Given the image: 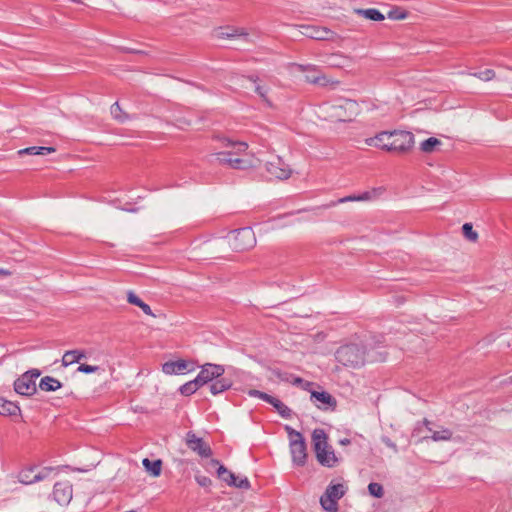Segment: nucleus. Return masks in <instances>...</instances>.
<instances>
[{
  "label": "nucleus",
  "mask_w": 512,
  "mask_h": 512,
  "mask_svg": "<svg viewBox=\"0 0 512 512\" xmlns=\"http://www.w3.org/2000/svg\"><path fill=\"white\" fill-rule=\"evenodd\" d=\"M218 146L213 148L209 155V161H216L231 169L246 170L257 166L259 160L254 157H246L248 144L232 141L228 138H216Z\"/></svg>",
  "instance_id": "nucleus-1"
},
{
  "label": "nucleus",
  "mask_w": 512,
  "mask_h": 512,
  "mask_svg": "<svg viewBox=\"0 0 512 512\" xmlns=\"http://www.w3.org/2000/svg\"><path fill=\"white\" fill-rule=\"evenodd\" d=\"M326 118L330 121H352L359 113L358 103L352 99H340L324 107Z\"/></svg>",
  "instance_id": "nucleus-2"
},
{
  "label": "nucleus",
  "mask_w": 512,
  "mask_h": 512,
  "mask_svg": "<svg viewBox=\"0 0 512 512\" xmlns=\"http://www.w3.org/2000/svg\"><path fill=\"white\" fill-rule=\"evenodd\" d=\"M312 443L316 458L321 465L329 468L337 465L339 459L328 444V437L323 429H315L313 431Z\"/></svg>",
  "instance_id": "nucleus-3"
},
{
  "label": "nucleus",
  "mask_w": 512,
  "mask_h": 512,
  "mask_svg": "<svg viewBox=\"0 0 512 512\" xmlns=\"http://www.w3.org/2000/svg\"><path fill=\"white\" fill-rule=\"evenodd\" d=\"M289 436V448L292 461L297 466H304L307 459V446L302 434L290 426H285Z\"/></svg>",
  "instance_id": "nucleus-4"
},
{
  "label": "nucleus",
  "mask_w": 512,
  "mask_h": 512,
  "mask_svg": "<svg viewBox=\"0 0 512 512\" xmlns=\"http://www.w3.org/2000/svg\"><path fill=\"white\" fill-rule=\"evenodd\" d=\"M227 239L231 249L237 252L249 250L256 245L255 233L250 227L231 231Z\"/></svg>",
  "instance_id": "nucleus-5"
},
{
  "label": "nucleus",
  "mask_w": 512,
  "mask_h": 512,
  "mask_svg": "<svg viewBox=\"0 0 512 512\" xmlns=\"http://www.w3.org/2000/svg\"><path fill=\"white\" fill-rule=\"evenodd\" d=\"M56 471L57 469L53 467H27L19 472L18 481L22 484L30 485L48 479Z\"/></svg>",
  "instance_id": "nucleus-6"
},
{
  "label": "nucleus",
  "mask_w": 512,
  "mask_h": 512,
  "mask_svg": "<svg viewBox=\"0 0 512 512\" xmlns=\"http://www.w3.org/2000/svg\"><path fill=\"white\" fill-rule=\"evenodd\" d=\"M390 152L404 154L414 146V135L403 130L391 131Z\"/></svg>",
  "instance_id": "nucleus-7"
},
{
  "label": "nucleus",
  "mask_w": 512,
  "mask_h": 512,
  "mask_svg": "<svg viewBox=\"0 0 512 512\" xmlns=\"http://www.w3.org/2000/svg\"><path fill=\"white\" fill-rule=\"evenodd\" d=\"M38 369H32L25 372L14 383V389L18 394L31 396L37 391L35 380L40 376Z\"/></svg>",
  "instance_id": "nucleus-8"
},
{
  "label": "nucleus",
  "mask_w": 512,
  "mask_h": 512,
  "mask_svg": "<svg viewBox=\"0 0 512 512\" xmlns=\"http://www.w3.org/2000/svg\"><path fill=\"white\" fill-rule=\"evenodd\" d=\"M266 171L271 177L278 180H287L293 174L290 165L279 156L272 158L266 163Z\"/></svg>",
  "instance_id": "nucleus-9"
},
{
  "label": "nucleus",
  "mask_w": 512,
  "mask_h": 512,
  "mask_svg": "<svg viewBox=\"0 0 512 512\" xmlns=\"http://www.w3.org/2000/svg\"><path fill=\"white\" fill-rule=\"evenodd\" d=\"M196 363L193 360L177 359L175 361H168L162 365V371L167 375H180L187 372L194 371Z\"/></svg>",
  "instance_id": "nucleus-10"
},
{
  "label": "nucleus",
  "mask_w": 512,
  "mask_h": 512,
  "mask_svg": "<svg viewBox=\"0 0 512 512\" xmlns=\"http://www.w3.org/2000/svg\"><path fill=\"white\" fill-rule=\"evenodd\" d=\"M218 477L221 478L224 482H226L229 486L237 487L240 489H249L250 482L244 477L238 479V477L230 472L225 466L219 465L217 470Z\"/></svg>",
  "instance_id": "nucleus-11"
},
{
  "label": "nucleus",
  "mask_w": 512,
  "mask_h": 512,
  "mask_svg": "<svg viewBox=\"0 0 512 512\" xmlns=\"http://www.w3.org/2000/svg\"><path fill=\"white\" fill-rule=\"evenodd\" d=\"M73 495L72 485L68 481L56 482L54 484L53 497L59 505L70 503Z\"/></svg>",
  "instance_id": "nucleus-12"
},
{
  "label": "nucleus",
  "mask_w": 512,
  "mask_h": 512,
  "mask_svg": "<svg viewBox=\"0 0 512 512\" xmlns=\"http://www.w3.org/2000/svg\"><path fill=\"white\" fill-rule=\"evenodd\" d=\"M479 349L491 348L495 350H505L510 348V342L505 335L490 334L478 342Z\"/></svg>",
  "instance_id": "nucleus-13"
},
{
  "label": "nucleus",
  "mask_w": 512,
  "mask_h": 512,
  "mask_svg": "<svg viewBox=\"0 0 512 512\" xmlns=\"http://www.w3.org/2000/svg\"><path fill=\"white\" fill-rule=\"evenodd\" d=\"M186 444L194 452L198 453L201 457H209L212 450L202 438L197 437L193 432H188L186 435Z\"/></svg>",
  "instance_id": "nucleus-14"
},
{
  "label": "nucleus",
  "mask_w": 512,
  "mask_h": 512,
  "mask_svg": "<svg viewBox=\"0 0 512 512\" xmlns=\"http://www.w3.org/2000/svg\"><path fill=\"white\" fill-rule=\"evenodd\" d=\"M224 368L221 365L206 363L202 366L200 373L198 374L197 381L200 385H204L214 378L220 377L224 373Z\"/></svg>",
  "instance_id": "nucleus-15"
},
{
  "label": "nucleus",
  "mask_w": 512,
  "mask_h": 512,
  "mask_svg": "<svg viewBox=\"0 0 512 512\" xmlns=\"http://www.w3.org/2000/svg\"><path fill=\"white\" fill-rule=\"evenodd\" d=\"M301 28L303 29L301 32L303 35L315 40H331L334 36V33L326 27L307 25Z\"/></svg>",
  "instance_id": "nucleus-16"
},
{
  "label": "nucleus",
  "mask_w": 512,
  "mask_h": 512,
  "mask_svg": "<svg viewBox=\"0 0 512 512\" xmlns=\"http://www.w3.org/2000/svg\"><path fill=\"white\" fill-rule=\"evenodd\" d=\"M391 131H382L374 137L365 140L368 146L377 147L390 152Z\"/></svg>",
  "instance_id": "nucleus-17"
},
{
  "label": "nucleus",
  "mask_w": 512,
  "mask_h": 512,
  "mask_svg": "<svg viewBox=\"0 0 512 512\" xmlns=\"http://www.w3.org/2000/svg\"><path fill=\"white\" fill-rule=\"evenodd\" d=\"M127 302L129 304L135 305L139 307L143 313H145L148 316L156 317V315L152 312L150 306L146 303H144L140 297H138L133 291H128L127 293Z\"/></svg>",
  "instance_id": "nucleus-18"
},
{
  "label": "nucleus",
  "mask_w": 512,
  "mask_h": 512,
  "mask_svg": "<svg viewBox=\"0 0 512 512\" xmlns=\"http://www.w3.org/2000/svg\"><path fill=\"white\" fill-rule=\"evenodd\" d=\"M329 66L335 68H346L351 64V59L341 54H332L325 61Z\"/></svg>",
  "instance_id": "nucleus-19"
},
{
  "label": "nucleus",
  "mask_w": 512,
  "mask_h": 512,
  "mask_svg": "<svg viewBox=\"0 0 512 512\" xmlns=\"http://www.w3.org/2000/svg\"><path fill=\"white\" fill-rule=\"evenodd\" d=\"M62 387L61 382L50 376H45L40 380L39 388L45 392H53Z\"/></svg>",
  "instance_id": "nucleus-20"
},
{
  "label": "nucleus",
  "mask_w": 512,
  "mask_h": 512,
  "mask_svg": "<svg viewBox=\"0 0 512 512\" xmlns=\"http://www.w3.org/2000/svg\"><path fill=\"white\" fill-rule=\"evenodd\" d=\"M311 400H313L314 402H320L325 406H336V400L328 392L325 391H311Z\"/></svg>",
  "instance_id": "nucleus-21"
},
{
  "label": "nucleus",
  "mask_w": 512,
  "mask_h": 512,
  "mask_svg": "<svg viewBox=\"0 0 512 512\" xmlns=\"http://www.w3.org/2000/svg\"><path fill=\"white\" fill-rule=\"evenodd\" d=\"M340 357H338V361L343 363L345 366L350 367H359L363 365L364 361L360 357V354H339Z\"/></svg>",
  "instance_id": "nucleus-22"
},
{
  "label": "nucleus",
  "mask_w": 512,
  "mask_h": 512,
  "mask_svg": "<svg viewBox=\"0 0 512 512\" xmlns=\"http://www.w3.org/2000/svg\"><path fill=\"white\" fill-rule=\"evenodd\" d=\"M20 413V408L15 403L0 398V414L5 416H15Z\"/></svg>",
  "instance_id": "nucleus-23"
},
{
  "label": "nucleus",
  "mask_w": 512,
  "mask_h": 512,
  "mask_svg": "<svg viewBox=\"0 0 512 512\" xmlns=\"http://www.w3.org/2000/svg\"><path fill=\"white\" fill-rule=\"evenodd\" d=\"M441 145L442 142L438 138L430 137L420 143V150L423 153L430 154L436 152Z\"/></svg>",
  "instance_id": "nucleus-24"
},
{
  "label": "nucleus",
  "mask_w": 512,
  "mask_h": 512,
  "mask_svg": "<svg viewBox=\"0 0 512 512\" xmlns=\"http://www.w3.org/2000/svg\"><path fill=\"white\" fill-rule=\"evenodd\" d=\"M143 466L146 471L150 473L153 477H158L161 474L162 470V461L160 459L155 461H150L148 458L143 459Z\"/></svg>",
  "instance_id": "nucleus-25"
},
{
  "label": "nucleus",
  "mask_w": 512,
  "mask_h": 512,
  "mask_svg": "<svg viewBox=\"0 0 512 512\" xmlns=\"http://www.w3.org/2000/svg\"><path fill=\"white\" fill-rule=\"evenodd\" d=\"M355 12L358 15L363 16L366 19L372 21H382L385 19L384 15L377 9L369 8V9H356Z\"/></svg>",
  "instance_id": "nucleus-26"
},
{
  "label": "nucleus",
  "mask_w": 512,
  "mask_h": 512,
  "mask_svg": "<svg viewBox=\"0 0 512 512\" xmlns=\"http://www.w3.org/2000/svg\"><path fill=\"white\" fill-rule=\"evenodd\" d=\"M54 147H28L18 151L19 155L28 154V155H46L50 153H54Z\"/></svg>",
  "instance_id": "nucleus-27"
},
{
  "label": "nucleus",
  "mask_w": 512,
  "mask_h": 512,
  "mask_svg": "<svg viewBox=\"0 0 512 512\" xmlns=\"http://www.w3.org/2000/svg\"><path fill=\"white\" fill-rule=\"evenodd\" d=\"M307 80L313 84H318L321 86H331L333 88L337 87L340 84V81L331 79V78L327 77L326 75H319V76L311 78V79L307 78Z\"/></svg>",
  "instance_id": "nucleus-28"
},
{
  "label": "nucleus",
  "mask_w": 512,
  "mask_h": 512,
  "mask_svg": "<svg viewBox=\"0 0 512 512\" xmlns=\"http://www.w3.org/2000/svg\"><path fill=\"white\" fill-rule=\"evenodd\" d=\"M428 430L432 433L431 439L435 442L439 441H449L452 439L453 433L451 430L447 428H442L438 431H433L431 428H428Z\"/></svg>",
  "instance_id": "nucleus-29"
},
{
  "label": "nucleus",
  "mask_w": 512,
  "mask_h": 512,
  "mask_svg": "<svg viewBox=\"0 0 512 512\" xmlns=\"http://www.w3.org/2000/svg\"><path fill=\"white\" fill-rule=\"evenodd\" d=\"M110 113L111 116L120 123H124L129 118L128 114L123 111L118 102L112 104L110 108Z\"/></svg>",
  "instance_id": "nucleus-30"
},
{
  "label": "nucleus",
  "mask_w": 512,
  "mask_h": 512,
  "mask_svg": "<svg viewBox=\"0 0 512 512\" xmlns=\"http://www.w3.org/2000/svg\"><path fill=\"white\" fill-rule=\"evenodd\" d=\"M344 493H345V490H344V486L342 484L330 485L327 487V489L325 491V494L328 495V497L334 499L335 501L342 498Z\"/></svg>",
  "instance_id": "nucleus-31"
},
{
  "label": "nucleus",
  "mask_w": 512,
  "mask_h": 512,
  "mask_svg": "<svg viewBox=\"0 0 512 512\" xmlns=\"http://www.w3.org/2000/svg\"><path fill=\"white\" fill-rule=\"evenodd\" d=\"M255 92L267 106H273V103L269 98L270 88L268 86L257 84L255 87Z\"/></svg>",
  "instance_id": "nucleus-32"
},
{
  "label": "nucleus",
  "mask_w": 512,
  "mask_h": 512,
  "mask_svg": "<svg viewBox=\"0 0 512 512\" xmlns=\"http://www.w3.org/2000/svg\"><path fill=\"white\" fill-rule=\"evenodd\" d=\"M230 386L231 382L229 380L220 379L210 385V392L213 395H217L230 388Z\"/></svg>",
  "instance_id": "nucleus-33"
},
{
  "label": "nucleus",
  "mask_w": 512,
  "mask_h": 512,
  "mask_svg": "<svg viewBox=\"0 0 512 512\" xmlns=\"http://www.w3.org/2000/svg\"><path fill=\"white\" fill-rule=\"evenodd\" d=\"M276 411L284 418H290L292 415V411L285 404H283L279 399L273 398L270 403Z\"/></svg>",
  "instance_id": "nucleus-34"
},
{
  "label": "nucleus",
  "mask_w": 512,
  "mask_h": 512,
  "mask_svg": "<svg viewBox=\"0 0 512 512\" xmlns=\"http://www.w3.org/2000/svg\"><path fill=\"white\" fill-rule=\"evenodd\" d=\"M382 187L374 188L371 191H366L360 195H357V201H370L379 197L383 193Z\"/></svg>",
  "instance_id": "nucleus-35"
},
{
  "label": "nucleus",
  "mask_w": 512,
  "mask_h": 512,
  "mask_svg": "<svg viewBox=\"0 0 512 512\" xmlns=\"http://www.w3.org/2000/svg\"><path fill=\"white\" fill-rule=\"evenodd\" d=\"M320 504L322 508L328 512H336L337 510V501L328 497L325 493L320 498Z\"/></svg>",
  "instance_id": "nucleus-36"
},
{
  "label": "nucleus",
  "mask_w": 512,
  "mask_h": 512,
  "mask_svg": "<svg viewBox=\"0 0 512 512\" xmlns=\"http://www.w3.org/2000/svg\"><path fill=\"white\" fill-rule=\"evenodd\" d=\"M248 33L244 29L239 28H233L231 29V32H224L220 31L218 33V37L225 39V38H235V37H247Z\"/></svg>",
  "instance_id": "nucleus-37"
},
{
  "label": "nucleus",
  "mask_w": 512,
  "mask_h": 512,
  "mask_svg": "<svg viewBox=\"0 0 512 512\" xmlns=\"http://www.w3.org/2000/svg\"><path fill=\"white\" fill-rule=\"evenodd\" d=\"M199 386H201L200 382L197 381V378H196L193 381L187 382L184 385H182L180 387V392L183 395L188 396V395L193 394L198 389Z\"/></svg>",
  "instance_id": "nucleus-38"
},
{
  "label": "nucleus",
  "mask_w": 512,
  "mask_h": 512,
  "mask_svg": "<svg viewBox=\"0 0 512 512\" xmlns=\"http://www.w3.org/2000/svg\"><path fill=\"white\" fill-rule=\"evenodd\" d=\"M462 232H463L464 237L467 240H469L471 242H476L477 241L478 233L476 231H474L473 226H472L471 223H465L462 226Z\"/></svg>",
  "instance_id": "nucleus-39"
},
{
  "label": "nucleus",
  "mask_w": 512,
  "mask_h": 512,
  "mask_svg": "<svg viewBox=\"0 0 512 512\" xmlns=\"http://www.w3.org/2000/svg\"><path fill=\"white\" fill-rule=\"evenodd\" d=\"M471 75L482 80V81L488 82V81L493 80L495 78L496 74H495L494 70L486 69L484 71H481L478 73H473Z\"/></svg>",
  "instance_id": "nucleus-40"
},
{
  "label": "nucleus",
  "mask_w": 512,
  "mask_h": 512,
  "mask_svg": "<svg viewBox=\"0 0 512 512\" xmlns=\"http://www.w3.org/2000/svg\"><path fill=\"white\" fill-rule=\"evenodd\" d=\"M368 491L369 493L377 498H381L384 495V490L382 485L379 483L372 482L368 485Z\"/></svg>",
  "instance_id": "nucleus-41"
},
{
  "label": "nucleus",
  "mask_w": 512,
  "mask_h": 512,
  "mask_svg": "<svg viewBox=\"0 0 512 512\" xmlns=\"http://www.w3.org/2000/svg\"><path fill=\"white\" fill-rule=\"evenodd\" d=\"M407 12L401 9H394L389 11L388 18L393 20H404L407 18Z\"/></svg>",
  "instance_id": "nucleus-42"
},
{
  "label": "nucleus",
  "mask_w": 512,
  "mask_h": 512,
  "mask_svg": "<svg viewBox=\"0 0 512 512\" xmlns=\"http://www.w3.org/2000/svg\"><path fill=\"white\" fill-rule=\"evenodd\" d=\"M248 394L252 397H258L268 403H271V401L274 398L273 396H271L267 393H264V392H261L259 390H255V389L249 390Z\"/></svg>",
  "instance_id": "nucleus-43"
},
{
  "label": "nucleus",
  "mask_w": 512,
  "mask_h": 512,
  "mask_svg": "<svg viewBox=\"0 0 512 512\" xmlns=\"http://www.w3.org/2000/svg\"><path fill=\"white\" fill-rule=\"evenodd\" d=\"M293 385L300 386L303 390L310 391V387L313 385V383L309 381H305L300 377H294L291 381Z\"/></svg>",
  "instance_id": "nucleus-44"
},
{
  "label": "nucleus",
  "mask_w": 512,
  "mask_h": 512,
  "mask_svg": "<svg viewBox=\"0 0 512 512\" xmlns=\"http://www.w3.org/2000/svg\"><path fill=\"white\" fill-rule=\"evenodd\" d=\"M195 480L201 487H209L212 483L211 479L204 475H196Z\"/></svg>",
  "instance_id": "nucleus-45"
},
{
  "label": "nucleus",
  "mask_w": 512,
  "mask_h": 512,
  "mask_svg": "<svg viewBox=\"0 0 512 512\" xmlns=\"http://www.w3.org/2000/svg\"><path fill=\"white\" fill-rule=\"evenodd\" d=\"M98 370V366L94 365H87V364H80L78 367V371L83 373H92Z\"/></svg>",
  "instance_id": "nucleus-46"
},
{
  "label": "nucleus",
  "mask_w": 512,
  "mask_h": 512,
  "mask_svg": "<svg viewBox=\"0 0 512 512\" xmlns=\"http://www.w3.org/2000/svg\"><path fill=\"white\" fill-rule=\"evenodd\" d=\"M85 356V354H77V357H76V354H68V353H65L64 354V359L65 358H68V357H71L70 361H76V362H79L80 359Z\"/></svg>",
  "instance_id": "nucleus-47"
},
{
  "label": "nucleus",
  "mask_w": 512,
  "mask_h": 512,
  "mask_svg": "<svg viewBox=\"0 0 512 512\" xmlns=\"http://www.w3.org/2000/svg\"><path fill=\"white\" fill-rule=\"evenodd\" d=\"M352 201H357L356 195L346 196V197L340 198L338 200L339 203L352 202Z\"/></svg>",
  "instance_id": "nucleus-48"
},
{
  "label": "nucleus",
  "mask_w": 512,
  "mask_h": 512,
  "mask_svg": "<svg viewBox=\"0 0 512 512\" xmlns=\"http://www.w3.org/2000/svg\"><path fill=\"white\" fill-rule=\"evenodd\" d=\"M13 274V272L9 269L0 268V278L9 277Z\"/></svg>",
  "instance_id": "nucleus-49"
},
{
  "label": "nucleus",
  "mask_w": 512,
  "mask_h": 512,
  "mask_svg": "<svg viewBox=\"0 0 512 512\" xmlns=\"http://www.w3.org/2000/svg\"><path fill=\"white\" fill-rule=\"evenodd\" d=\"M345 348L349 349V350H359V349H366L367 347H359L357 344L351 343V344L346 345Z\"/></svg>",
  "instance_id": "nucleus-50"
},
{
  "label": "nucleus",
  "mask_w": 512,
  "mask_h": 512,
  "mask_svg": "<svg viewBox=\"0 0 512 512\" xmlns=\"http://www.w3.org/2000/svg\"><path fill=\"white\" fill-rule=\"evenodd\" d=\"M340 444H341V445H348V444H350V440H349V439H347V438L342 439V440H340Z\"/></svg>",
  "instance_id": "nucleus-51"
},
{
  "label": "nucleus",
  "mask_w": 512,
  "mask_h": 512,
  "mask_svg": "<svg viewBox=\"0 0 512 512\" xmlns=\"http://www.w3.org/2000/svg\"><path fill=\"white\" fill-rule=\"evenodd\" d=\"M386 444H387L389 447H391V448H393V449H396V445H395L394 443L390 442V440H387V441H386Z\"/></svg>",
  "instance_id": "nucleus-52"
},
{
  "label": "nucleus",
  "mask_w": 512,
  "mask_h": 512,
  "mask_svg": "<svg viewBox=\"0 0 512 512\" xmlns=\"http://www.w3.org/2000/svg\"><path fill=\"white\" fill-rule=\"evenodd\" d=\"M212 465H219V461L216 460V459H212L211 462H210Z\"/></svg>",
  "instance_id": "nucleus-53"
},
{
  "label": "nucleus",
  "mask_w": 512,
  "mask_h": 512,
  "mask_svg": "<svg viewBox=\"0 0 512 512\" xmlns=\"http://www.w3.org/2000/svg\"><path fill=\"white\" fill-rule=\"evenodd\" d=\"M278 377H280L282 380H287L286 378H283L280 373H278Z\"/></svg>",
  "instance_id": "nucleus-54"
},
{
  "label": "nucleus",
  "mask_w": 512,
  "mask_h": 512,
  "mask_svg": "<svg viewBox=\"0 0 512 512\" xmlns=\"http://www.w3.org/2000/svg\"><path fill=\"white\" fill-rule=\"evenodd\" d=\"M126 512H135L134 510H129V511H126Z\"/></svg>",
  "instance_id": "nucleus-55"
}]
</instances>
